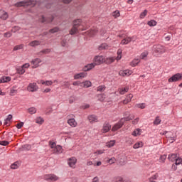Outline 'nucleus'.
I'll return each mask as SVG.
<instances>
[{
  "label": "nucleus",
  "instance_id": "nucleus-1",
  "mask_svg": "<svg viewBox=\"0 0 182 182\" xmlns=\"http://www.w3.org/2000/svg\"><path fill=\"white\" fill-rule=\"evenodd\" d=\"M87 29V27H85L83 24H82V22L80 19L75 20L73 21V26L71 28V31H70V35H75V33H77L79 31H86Z\"/></svg>",
  "mask_w": 182,
  "mask_h": 182
},
{
  "label": "nucleus",
  "instance_id": "nucleus-2",
  "mask_svg": "<svg viewBox=\"0 0 182 182\" xmlns=\"http://www.w3.org/2000/svg\"><path fill=\"white\" fill-rule=\"evenodd\" d=\"M152 50L154 53H156V55H163V53H166V52H167L166 47L160 44L154 45Z\"/></svg>",
  "mask_w": 182,
  "mask_h": 182
},
{
  "label": "nucleus",
  "instance_id": "nucleus-3",
  "mask_svg": "<svg viewBox=\"0 0 182 182\" xmlns=\"http://www.w3.org/2000/svg\"><path fill=\"white\" fill-rule=\"evenodd\" d=\"M36 1L33 0H26V1H19L15 4L16 6H34Z\"/></svg>",
  "mask_w": 182,
  "mask_h": 182
},
{
  "label": "nucleus",
  "instance_id": "nucleus-4",
  "mask_svg": "<svg viewBox=\"0 0 182 182\" xmlns=\"http://www.w3.org/2000/svg\"><path fill=\"white\" fill-rule=\"evenodd\" d=\"M93 63L95 66L102 65V63H105V57L103 55H95L93 58Z\"/></svg>",
  "mask_w": 182,
  "mask_h": 182
},
{
  "label": "nucleus",
  "instance_id": "nucleus-5",
  "mask_svg": "<svg viewBox=\"0 0 182 182\" xmlns=\"http://www.w3.org/2000/svg\"><path fill=\"white\" fill-rule=\"evenodd\" d=\"M181 80H182V73H176L173 75L172 77H171L168 80V82H169V83H173V82H178Z\"/></svg>",
  "mask_w": 182,
  "mask_h": 182
},
{
  "label": "nucleus",
  "instance_id": "nucleus-6",
  "mask_svg": "<svg viewBox=\"0 0 182 182\" xmlns=\"http://www.w3.org/2000/svg\"><path fill=\"white\" fill-rule=\"evenodd\" d=\"M43 178L46 181H49V180H50V181H58V180H59L58 176L55 174H46L43 176Z\"/></svg>",
  "mask_w": 182,
  "mask_h": 182
},
{
  "label": "nucleus",
  "instance_id": "nucleus-7",
  "mask_svg": "<svg viewBox=\"0 0 182 182\" xmlns=\"http://www.w3.org/2000/svg\"><path fill=\"white\" fill-rule=\"evenodd\" d=\"M123 124H124V119L122 118L117 124L112 127V132H117L119 129H122V127H123Z\"/></svg>",
  "mask_w": 182,
  "mask_h": 182
},
{
  "label": "nucleus",
  "instance_id": "nucleus-8",
  "mask_svg": "<svg viewBox=\"0 0 182 182\" xmlns=\"http://www.w3.org/2000/svg\"><path fill=\"white\" fill-rule=\"evenodd\" d=\"M76 163H77V159L75 157H71L68 159V164L71 168H76Z\"/></svg>",
  "mask_w": 182,
  "mask_h": 182
},
{
  "label": "nucleus",
  "instance_id": "nucleus-9",
  "mask_svg": "<svg viewBox=\"0 0 182 182\" xmlns=\"http://www.w3.org/2000/svg\"><path fill=\"white\" fill-rule=\"evenodd\" d=\"M39 89V87L36 85V82L30 83L27 87L28 92H36Z\"/></svg>",
  "mask_w": 182,
  "mask_h": 182
},
{
  "label": "nucleus",
  "instance_id": "nucleus-10",
  "mask_svg": "<svg viewBox=\"0 0 182 182\" xmlns=\"http://www.w3.org/2000/svg\"><path fill=\"white\" fill-rule=\"evenodd\" d=\"M42 63V60H41L40 58L33 59L31 62V64L32 65V68L36 69V68H39V63Z\"/></svg>",
  "mask_w": 182,
  "mask_h": 182
},
{
  "label": "nucleus",
  "instance_id": "nucleus-11",
  "mask_svg": "<svg viewBox=\"0 0 182 182\" xmlns=\"http://www.w3.org/2000/svg\"><path fill=\"white\" fill-rule=\"evenodd\" d=\"M9 18V14L4 10L0 9V19L1 21H6Z\"/></svg>",
  "mask_w": 182,
  "mask_h": 182
},
{
  "label": "nucleus",
  "instance_id": "nucleus-12",
  "mask_svg": "<svg viewBox=\"0 0 182 182\" xmlns=\"http://www.w3.org/2000/svg\"><path fill=\"white\" fill-rule=\"evenodd\" d=\"M111 129H112V126L110 125V124L105 122L102 126V129H101V132L102 133H107L108 132L110 131Z\"/></svg>",
  "mask_w": 182,
  "mask_h": 182
},
{
  "label": "nucleus",
  "instance_id": "nucleus-13",
  "mask_svg": "<svg viewBox=\"0 0 182 182\" xmlns=\"http://www.w3.org/2000/svg\"><path fill=\"white\" fill-rule=\"evenodd\" d=\"M114 60H116V57L104 58V63H105V65H112V63H114Z\"/></svg>",
  "mask_w": 182,
  "mask_h": 182
},
{
  "label": "nucleus",
  "instance_id": "nucleus-14",
  "mask_svg": "<svg viewBox=\"0 0 182 182\" xmlns=\"http://www.w3.org/2000/svg\"><path fill=\"white\" fill-rule=\"evenodd\" d=\"M53 19H54L53 16H51L50 18H46L45 16H41L39 21H40V22H42L43 23L45 22H46V23H49L50 22H53Z\"/></svg>",
  "mask_w": 182,
  "mask_h": 182
},
{
  "label": "nucleus",
  "instance_id": "nucleus-15",
  "mask_svg": "<svg viewBox=\"0 0 182 182\" xmlns=\"http://www.w3.org/2000/svg\"><path fill=\"white\" fill-rule=\"evenodd\" d=\"M133 73V71L130 70H122L119 73V76H130Z\"/></svg>",
  "mask_w": 182,
  "mask_h": 182
},
{
  "label": "nucleus",
  "instance_id": "nucleus-16",
  "mask_svg": "<svg viewBox=\"0 0 182 182\" xmlns=\"http://www.w3.org/2000/svg\"><path fill=\"white\" fill-rule=\"evenodd\" d=\"M95 64L94 63L87 64V65L84 66L83 71L84 72H89V70H92L95 67Z\"/></svg>",
  "mask_w": 182,
  "mask_h": 182
},
{
  "label": "nucleus",
  "instance_id": "nucleus-17",
  "mask_svg": "<svg viewBox=\"0 0 182 182\" xmlns=\"http://www.w3.org/2000/svg\"><path fill=\"white\" fill-rule=\"evenodd\" d=\"M68 124L71 127H76V126H77V122H76L75 118H69L68 120Z\"/></svg>",
  "mask_w": 182,
  "mask_h": 182
},
{
  "label": "nucleus",
  "instance_id": "nucleus-18",
  "mask_svg": "<svg viewBox=\"0 0 182 182\" xmlns=\"http://www.w3.org/2000/svg\"><path fill=\"white\" fill-rule=\"evenodd\" d=\"M88 120L90 123H96L99 122V118L96 115H90L88 116Z\"/></svg>",
  "mask_w": 182,
  "mask_h": 182
},
{
  "label": "nucleus",
  "instance_id": "nucleus-19",
  "mask_svg": "<svg viewBox=\"0 0 182 182\" xmlns=\"http://www.w3.org/2000/svg\"><path fill=\"white\" fill-rule=\"evenodd\" d=\"M133 41V37H126L121 41V45H129Z\"/></svg>",
  "mask_w": 182,
  "mask_h": 182
},
{
  "label": "nucleus",
  "instance_id": "nucleus-20",
  "mask_svg": "<svg viewBox=\"0 0 182 182\" xmlns=\"http://www.w3.org/2000/svg\"><path fill=\"white\" fill-rule=\"evenodd\" d=\"M87 76V73H80L78 74H75L74 75V79L77 80V79H83V77H86Z\"/></svg>",
  "mask_w": 182,
  "mask_h": 182
},
{
  "label": "nucleus",
  "instance_id": "nucleus-21",
  "mask_svg": "<svg viewBox=\"0 0 182 182\" xmlns=\"http://www.w3.org/2000/svg\"><path fill=\"white\" fill-rule=\"evenodd\" d=\"M132 99H133V94H129L127 96L126 99L122 101V103L124 105H127V103L132 102Z\"/></svg>",
  "mask_w": 182,
  "mask_h": 182
},
{
  "label": "nucleus",
  "instance_id": "nucleus-22",
  "mask_svg": "<svg viewBox=\"0 0 182 182\" xmlns=\"http://www.w3.org/2000/svg\"><path fill=\"white\" fill-rule=\"evenodd\" d=\"M99 31L97 30V28H93L90 31L87 32L88 36H95L96 33H97Z\"/></svg>",
  "mask_w": 182,
  "mask_h": 182
},
{
  "label": "nucleus",
  "instance_id": "nucleus-23",
  "mask_svg": "<svg viewBox=\"0 0 182 182\" xmlns=\"http://www.w3.org/2000/svg\"><path fill=\"white\" fill-rule=\"evenodd\" d=\"M62 151H63V149H62V146H60V145H57L56 148L53 150V153L54 154H60Z\"/></svg>",
  "mask_w": 182,
  "mask_h": 182
},
{
  "label": "nucleus",
  "instance_id": "nucleus-24",
  "mask_svg": "<svg viewBox=\"0 0 182 182\" xmlns=\"http://www.w3.org/2000/svg\"><path fill=\"white\" fill-rule=\"evenodd\" d=\"M109 46H108V44L106 43H102L99 46L98 49H99V50H106L109 49Z\"/></svg>",
  "mask_w": 182,
  "mask_h": 182
},
{
  "label": "nucleus",
  "instance_id": "nucleus-25",
  "mask_svg": "<svg viewBox=\"0 0 182 182\" xmlns=\"http://www.w3.org/2000/svg\"><path fill=\"white\" fill-rule=\"evenodd\" d=\"M118 92L119 95H125V93H127L129 92V87H122L118 89Z\"/></svg>",
  "mask_w": 182,
  "mask_h": 182
},
{
  "label": "nucleus",
  "instance_id": "nucleus-26",
  "mask_svg": "<svg viewBox=\"0 0 182 182\" xmlns=\"http://www.w3.org/2000/svg\"><path fill=\"white\" fill-rule=\"evenodd\" d=\"M41 41H33L29 43V46H31L33 48H35V46H39L41 45Z\"/></svg>",
  "mask_w": 182,
  "mask_h": 182
},
{
  "label": "nucleus",
  "instance_id": "nucleus-27",
  "mask_svg": "<svg viewBox=\"0 0 182 182\" xmlns=\"http://www.w3.org/2000/svg\"><path fill=\"white\" fill-rule=\"evenodd\" d=\"M178 156H177V154H171L168 155V160H170V161H176V160L177 159Z\"/></svg>",
  "mask_w": 182,
  "mask_h": 182
},
{
  "label": "nucleus",
  "instance_id": "nucleus-28",
  "mask_svg": "<svg viewBox=\"0 0 182 182\" xmlns=\"http://www.w3.org/2000/svg\"><path fill=\"white\" fill-rule=\"evenodd\" d=\"M139 63H140V59L135 58L130 63V65L134 68V66H137Z\"/></svg>",
  "mask_w": 182,
  "mask_h": 182
},
{
  "label": "nucleus",
  "instance_id": "nucleus-29",
  "mask_svg": "<svg viewBox=\"0 0 182 182\" xmlns=\"http://www.w3.org/2000/svg\"><path fill=\"white\" fill-rule=\"evenodd\" d=\"M16 70V73L18 75H23V73L26 72L25 69H23L22 66L17 68Z\"/></svg>",
  "mask_w": 182,
  "mask_h": 182
},
{
  "label": "nucleus",
  "instance_id": "nucleus-30",
  "mask_svg": "<svg viewBox=\"0 0 182 182\" xmlns=\"http://www.w3.org/2000/svg\"><path fill=\"white\" fill-rule=\"evenodd\" d=\"M19 166H21V164L16 161L11 165V168H12V170H16L17 168H19Z\"/></svg>",
  "mask_w": 182,
  "mask_h": 182
},
{
  "label": "nucleus",
  "instance_id": "nucleus-31",
  "mask_svg": "<svg viewBox=\"0 0 182 182\" xmlns=\"http://www.w3.org/2000/svg\"><path fill=\"white\" fill-rule=\"evenodd\" d=\"M141 134V129H136L132 132V136H134V137H137V136H140Z\"/></svg>",
  "mask_w": 182,
  "mask_h": 182
},
{
  "label": "nucleus",
  "instance_id": "nucleus-32",
  "mask_svg": "<svg viewBox=\"0 0 182 182\" xmlns=\"http://www.w3.org/2000/svg\"><path fill=\"white\" fill-rule=\"evenodd\" d=\"M144 144L142 141H138L136 144H134L133 149H140V147H143Z\"/></svg>",
  "mask_w": 182,
  "mask_h": 182
},
{
  "label": "nucleus",
  "instance_id": "nucleus-33",
  "mask_svg": "<svg viewBox=\"0 0 182 182\" xmlns=\"http://www.w3.org/2000/svg\"><path fill=\"white\" fill-rule=\"evenodd\" d=\"M7 82H11V77H3L0 80V83H6Z\"/></svg>",
  "mask_w": 182,
  "mask_h": 182
},
{
  "label": "nucleus",
  "instance_id": "nucleus-34",
  "mask_svg": "<svg viewBox=\"0 0 182 182\" xmlns=\"http://www.w3.org/2000/svg\"><path fill=\"white\" fill-rule=\"evenodd\" d=\"M117 53V56L115 58V60H120V59H122V54L123 53V50L122 49H119Z\"/></svg>",
  "mask_w": 182,
  "mask_h": 182
},
{
  "label": "nucleus",
  "instance_id": "nucleus-35",
  "mask_svg": "<svg viewBox=\"0 0 182 182\" xmlns=\"http://www.w3.org/2000/svg\"><path fill=\"white\" fill-rule=\"evenodd\" d=\"M97 97H98V100H100V102H105V100H106V94L98 95Z\"/></svg>",
  "mask_w": 182,
  "mask_h": 182
},
{
  "label": "nucleus",
  "instance_id": "nucleus-36",
  "mask_svg": "<svg viewBox=\"0 0 182 182\" xmlns=\"http://www.w3.org/2000/svg\"><path fill=\"white\" fill-rule=\"evenodd\" d=\"M114 144H116V140H111L106 143V146L110 148V147H113Z\"/></svg>",
  "mask_w": 182,
  "mask_h": 182
},
{
  "label": "nucleus",
  "instance_id": "nucleus-37",
  "mask_svg": "<svg viewBox=\"0 0 182 182\" xmlns=\"http://www.w3.org/2000/svg\"><path fill=\"white\" fill-rule=\"evenodd\" d=\"M161 123V119H160V117H156L155 120L154 121V124L155 126H159Z\"/></svg>",
  "mask_w": 182,
  "mask_h": 182
},
{
  "label": "nucleus",
  "instance_id": "nucleus-38",
  "mask_svg": "<svg viewBox=\"0 0 182 182\" xmlns=\"http://www.w3.org/2000/svg\"><path fill=\"white\" fill-rule=\"evenodd\" d=\"M43 122H45V120H43V118L41 117H38L36 119V123L38 124H43Z\"/></svg>",
  "mask_w": 182,
  "mask_h": 182
},
{
  "label": "nucleus",
  "instance_id": "nucleus-39",
  "mask_svg": "<svg viewBox=\"0 0 182 182\" xmlns=\"http://www.w3.org/2000/svg\"><path fill=\"white\" fill-rule=\"evenodd\" d=\"M122 119H124L125 123V122H130V120H133V119H134V116L133 114H130L129 117H124Z\"/></svg>",
  "mask_w": 182,
  "mask_h": 182
},
{
  "label": "nucleus",
  "instance_id": "nucleus-40",
  "mask_svg": "<svg viewBox=\"0 0 182 182\" xmlns=\"http://www.w3.org/2000/svg\"><path fill=\"white\" fill-rule=\"evenodd\" d=\"M16 93H18V90H16V89H15V87H13L10 90V96H15V95H16Z\"/></svg>",
  "mask_w": 182,
  "mask_h": 182
},
{
  "label": "nucleus",
  "instance_id": "nucleus-41",
  "mask_svg": "<svg viewBox=\"0 0 182 182\" xmlns=\"http://www.w3.org/2000/svg\"><path fill=\"white\" fill-rule=\"evenodd\" d=\"M105 90H106L105 85H100L97 88V92H105Z\"/></svg>",
  "mask_w": 182,
  "mask_h": 182
},
{
  "label": "nucleus",
  "instance_id": "nucleus-42",
  "mask_svg": "<svg viewBox=\"0 0 182 182\" xmlns=\"http://www.w3.org/2000/svg\"><path fill=\"white\" fill-rule=\"evenodd\" d=\"M147 25H149V26H156V25H157V21L151 20L148 21Z\"/></svg>",
  "mask_w": 182,
  "mask_h": 182
},
{
  "label": "nucleus",
  "instance_id": "nucleus-43",
  "mask_svg": "<svg viewBox=\"0 0 182 182\" xmlns=\"http://www.w3.org/2000/svg\"><path fill=\"white\" fill-rule=\"evenodd\" d=\"M59 31H60V29L59 28V27H55L52 29L49 30V32L50 33H56L57 32H59Z\"/></svg>",
  "mask_w": 182,
  "mask_h": 182
},
{
  "label": "nucleus",
  "instance_id": "nucleus-44",
  "mask_svg": "<svg viewBox=\"0 0 182 182\" xmlns=\"http://www.w3.org/2000/svg\"><path fill=\"white\" fill-rule=\"evenodd\" d=\"M83 87H90L92 86V82L90 81H85L82 82Z\"/></svg>",
  "mask_w": 182,
  "mask_h": 182
},
{
  "label": "nucleus",
  "instance_id": "nucleus-45",
  "mask_svg": "<svg viewBox=\"0 0 182 182\" xmlns=\"http://www.w3.org/2000/svg\"><path fill=\"white\" fill-rule=\"evenodd\" d=\"M20 49H23V44H20L14 46L13 50H20Z\"/></svg>",
  "mask_w": 182,
  "mask_h": 182
},
{
  "label": "nucleus",
  "instance_id": "nucleus-46",
  "mask_svg": "<svg viewBox=\"0 0 182 182\" xmlns=\"http://www.w3.org/2000/svg\"><path fill=\"white\" fill-rule=\"evenodd\" d=\"M28 110L30 114H35V113H36V108L35 107H31Z\"/></svg>",
  "mask_w": 182,
  "mask_h": 182
},
{
  "label": "nucleus",
  "instance_id": "nucleus-47",
  "mask_svg": "<svg viewBox=\"0 0 182 182\" xmlns=\"http://www.w3.org/2000/svg\"><path fill=\"white\" fill-rule=\"evenodd\" d=\"M113 182H124L123 178L121 176L115 177L113 180Z\"/></svg>",
  "mask_w": 182,
  "mask_h": 182
},
{
  "label": "nucleus",
  "instance_id": "nucleus-48",
  "mask_svg": "<svg viewBox=\"0 0 182 182\" xmlns=\"http://www.w3.org/2000/svg\"><path fill=\"white\" fill-rule=\"evenodd\" d=\"M49 146L53 150H55V149L58 146V145H56V143L52 141L49 142Z\"/></svg>",
  "mask_w": 182,
  "mask_h": 182
},
{
  "label": "nucleus",
  "instance_id": "nucleus-49",
  "mask_svg": "<svg viewBox=\"0 0 182 182\" xmlns=\"http://www.w3.org/2000/svg\"><path fill=\"white\" fill-rule=\"evenodd\" d=\"M45 86H52V85H53V81L52 80H46L44 81V84Z\"/></svg>",
  "mask_w": 182,
  "mask_h": 182
},
{
  "label": "nucleus",
  "instance_id": "nucleus-50",
  "mask_svg": "<svg viewBox=\"0 0 182 182\" xmlns=\"http://www.w3.org/2000/svg\"><path fill=\"white\" fill-rule=\"evenodd\" d=\"M176 166H178L180 164H182V158L178 157L176 158V160L175 161Z\"/></svg>",
  "mask_w": 182,
  "mask_h": 182
},
{
  "label": "nucleus",
  "instance_id": "nucleus-51",
  "mask_svg": "<svg viewBox=\"0 0 182 182\" xmlns=\"http://www.w3.org/2000/svg\"><path fill=\"white\" fill-rule=\"evenodd\" d=\"M112 16H114V18H119V16H120V12L119 11H115L112 13Z\"/></svg>",
  "mask_w": 182,
  "mask_h": 182
},
{
  "label": "nucleus",
  "instance_id": "nucleus-52",
  "mask_svg": "<svg viewBox=\"0 0 182 182\" xmlns=\"http://www.w3.org/2000/svg\"><path fill=\"white\" fill-rule=\"evenodd\" d=\"M148 55H149V52L144 51L141 54V59H144V58H147Z\"/></svg>",
  "mask_w": 182,
  "mask_h": 182
},
{
  "label": "nucleus",
  "instance_id": "nucleus-53",
  "mask_svg": "<svg viewBox=\"0 0 182 182\" xmlns=\"http://www.w3.org/2000/svg\"><path fill=\"white\" fill-rule=\"evenodd\" d=\"M167 159V155H162L160 157V162L161 163H164V161H166V159Z\"/></svg>",
  "mask_w": 182,
  "mask_h": 182
},
{
  "label": "nucleus",
  "instance_id": "nucleus-54",
  "mask_svg": "<svg viewBox=\"0 0 182 182\" xmlns=\"http://www.w3.org/2000/svg\"><path fill=\"white\" fill-rule=\"evenodd\" d=\"M40 53H43L44 55H48V53H50V49L47 48L45 50H41Z\"/></svg>",
  "mask_w": 182,
  "mask_h": 182
},
{
  "label": "nucleus",
  "instance_id": "nucleus-55",
  "mask_svg": "<svg viewBox=\"0 0 182 182\" xmlns=\"http://www.w3.org/2000/svg\"><path fill=\"white\" fill-rule=\"evenodd\" d=\"M4 38H11V36H12V33L11 31L4 33Z\"/></svg>",
  "mask_w": 182,
  "mask_h": 182
},
{
  "label": "nucleus",
  "instance_id": "nucleus-56",
  "mask_svg": "<svg viewBox=\"0 0 182 182\" xmlns=\"http://www.w3.org/2000/svg\"><path fill=\"white\" fill-rule=\"evenodd\" d=\"M31 148H32V146L29 144H25L23 146V149L24 150H31Z\"/></svg>",
  "mask_w": 182,
  "mask_h": 182
},
{
  "label": "nucleus",
  "instance_id": "nucleus-57",
  "mask_svg": "<svg viewBox=\"0 0 182 182\" xmlns=\"http://www.w3.org/2000/svg\"><path fill=\"white\" fill-rule=\"evenodd\" d=\"M146 15H147V10H144V12H142L140 14L141 19H143L144 18V16H146Z\"/></svg>",
  "mask_w": 182,
  "mask_h": 182
},
{
  "label": "nucleus",
  "instance_id": "nucleus-58",
  "mask_svg": "<svg viewBox=\"0 0 182 182\" xmlns=\"http://www.w3.org/2000/svg\"><path fill=\"white\" fill-rule=\"evenodd\" d=\"M108 163L110 164H114V163H116V158L113 157L111 158L109 161Z\"/></svg>",
  "mask_w": 182,
  "mask_h": 182
},
{
  "label": "nucleus",
  "instance_id": "nucleus-59",
  "mask_svg": "<svg viewBox=\"0 0 182 182\" xmlns=\"http://www.w3.org/2000/svg\"><path fill=\"white\" fill-rule=\"evenodd\" d=\"M1 146H8L9 142L8 141H0Z\"/></svg>",
  "mask_w": 182,
  "mask_h": 182
},
{
  "label": "nucleus",
  "instance_id": "nucleus-60",
  "mask_svg": "<svg viewBox=\"0 0 182 182\" xmlns=\"http://www.w3.org/2000/svg\"><path fill=\"white\" fill-rule=\"evenodd\" d=\"M158 177H159V174L156 173L155 175L152 176L150 178V181H153V180H157Z\"/></svg>",
  "mask_w": 182,
  "mask_h": 182
},
{
  "label": "nucleus",
  "instance_id": "nucleus-61",
  "mask_svg": "<svg viewBox=\"0 0 182 182\" xmlns=\"http://www.w3.org/2000/svg\"><path fill=\"white\" fill-rule=\"evenodd\" d=\"M105 153V149L103 150H97L95 152H94V154H103Z\"/></svg>",
  "mask_w": 182,
  "mask_h": 182
},
{
  "label": "nucleus",
  "instance_id": "nucleus-62",
  "mask_svg": "<svg viewBox=\"0 0 182 182\" xmlns=\"http://www.w3.org/2000/svg\"><path fill=\"white\" fill-rule=\"evenodd\" d=\"M16 127H17V129H22V127H23V122H20L17 124L16 125Z\"/></svg>",
  "mask_w": 182,
  "mask_h": 182
},
{
  "label": "nucleus",
  "instance_id": "nucleus-63",
  "mask_svg": "<svg viewBox=\"0 0 182 182\" xmlns=\"http://www.w3.org/2000/svg\"><path fill=\"white\" fill-rule=\"evenodd\" d=\"M63 86H65V87H69V86H70V84L69 83V81H64Z\"/></svg>",
  "mask_w": 182,
  "mask_h": 182
},
{
  "label": "nucleus",
  "instance_id": "nucleus-64",
  "mask_svg": "<svg viewBox=\"0 0 182 182\" xmlns=\"http://www.w3.org/2000/svg\"><path fill=\"white\" fill-rule=\"evenodd\" d=\"M29 66H31V65L29 63H25L21 67L25 70V69H28V68H29Z\"/></svg>",
  "mask_w": 182,
  "mask_h": 182
}]
</instances>
